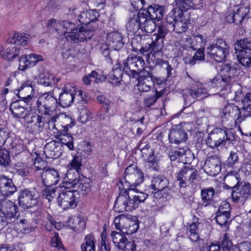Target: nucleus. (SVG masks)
<instances>
[{
    "instance_id": "nucleus-1",
    "label": "nucleus",
    "mask_w": 251,
    "mask_h": 251,
    "mask_svg": "<svg viewBox=\"0 0 251 251\" xmlns=\"http://www.w3.org/2000/svg\"><path fill=\"white\" fill-rule=\"evenodd\" d=\"M144 179V174L137 165H130L126 168L124 181L126 188L116 199L114 206L116 211L120 213L132 211L138 207L139 203L145 201L148 195L136 188Z\"/></svg>"
},
{
    "instance_id": "nucleus-2",
    "label": "nucleus",
    "mask_w": 251,
    "mask_h": 251,
    "mask_svg": "<svg viewBox=\"0 0 251 251\" xmlns=\"http://www.w3.org/2000/svg\"><path fill=\"white\" fill-rule=\"evenodd\" d=\"M237 65L235 63H226L221 67L220 74L213 79L205 83L191 80L188 89L184 90L183 95L185 102L192 103L195 99L207 97V91L209 87H220L226 89L230 87L234 81V77L237 75Z\"/></svg>"
},
{
    "instance_id": "nucleus-3",
    "label": "nucleus",
    "mask_w": 251,
    "mask_h": 251,
    "mask_svg": "<svg viewBox=\"0 0 251 251\" xmlns=\"http://www.w3.org/2000/svg\"><path fill=\"white\" fill-rule=\"evenodd\" d=\"M90 25L81 26L78 29L75 28V25L68 21H64L62 23L60 33L66 34V38L69 42L76 43L83 42L90 39L94 35V29L90 28Z\"/></svg>"
},
{
    "instance_id": "nucleus-4",
    "label": "nucleus",
    "mask_w": 251,
    "mask_h": 251,
    "mask_svg": "<svg viewBox=\"0 0 251 251\" xmlns=\"http://www.w3.org/2000/svg\"><path fill=\"white\" fill-rule=\"evenodd\" d=\"M166 25L161 24L157 27V33L154 34L151 38H147V43L144 47L139 50L141 54L148 55L151 53L154 55L155 53L160 52L163 48V39L168 32Z\"/></svg>"
},
{
    "instance_id": "nucleus-5",
    "label": "nucleus",
    "mask_w": 251,
    "mask_h": 251,
    "mask_svg": "<svg viewBox=\"0 0 251 251\" xmlns=\"http://www.w3.org/2000/svg\"><path fill=\"white\" fill-rule=\"evenodd\" d=\"M235 136L230 130L217 128L211 132L206 139V144L210 148H216L233 144Z\"/></svg>"
},
{
    "instance_id": "nucleus-6",
    "label": "nucleus",
    "mask_w": 251,
    "mask_h": 251,
    "mask_svg": "<svg viewBox=\"0 0 251 251\" xmlns=\"http://www.w3.org/2000/svg\"><path fill=\"white\" fill-rule=\"evenodd\" d=\"M229 50V46L226 41L218 39L207 48L206 54L215 61L222 62L228 54Z\"/></svg>"
},
{
    "instance_id": "nucleus-7",
    "label": "nucleus",
    "mask_w": 251,
    "mask_h": 251,
    "mask_svg": "<svg viewBox=\"0 0 251 251\" xmlns=\"http://www.w3.org/2000/svg\"><path fill=\"white\" fill-rule=\"evenodd\" d=\"M37 110L42 115H50L59 105L58 101L52 92L42 94L36 101Z\"/></svg>"
},
{
    "instance_id": "nucleus-8",
    "label": "nucleus",
    "mask_w": 251,
    "mask_h": 251,
    "mask_svg": "<svg viewBox=\"0 0 251 251\" xmlns=\"http://www.w3.org/2000/svg\"><path fill=\"white\" fill-rule=\"evenodd\" d=\"M235 50L240 63L244 66H251V41L244 38L237 41L235 44Z\"/></svg>"
},
{
    "instance_id": "nucleus-9",
    "label": "nucleus",
    "mask_w": 251,
    "mask_h": 251,
    "mask_svg": "<svg viewBox=\"0 0 251 251\" xmlns=\"http://www.w3.org/2000/svg\"><path fill=\"white\" fill-rule=\"evenodd\" d=\"M39 194L34 188H26L19 192L18 204L24 209L30 208L37 204Z\"/></svg>"
},
{
    "instance_id": "nucleus-10",
    "label": "nucleus",
    "mask_w": 251,
    "mask_h": 251,
    "mask_svg": "<svg viewBox=\"0 0 251 251\" xmlns=\"http://www.w3.org/2000/svg\"><path fill=\"white\" fill-rule=\"evenodd\" d=\"M78 192L64 188L57 197L58 205L64 210L75 207L77 203Z\"/></svg>"
},
{
    "instance_id": "nucleus-11",
    "label": "nucleus",
    "mask_w": 251,
    "mask_h": 251,
    "mask_svg": "<svg viewBox=\"0 0 251 251\" xmlns=\"http://www.w3.org/2000/svg\"><path fill=\"white\" fill-rule=\"evenodd\" d=\"M198 172L194 167L185 166L181 169L177 176L178 185L183 188L195 183L198 179Z\"/></svg>"
},
{
    "instance_id": "nucleus-12",
    "label": "nucleus",
    "mask_w": 251,
    "mask_h": 251,
    "mask_svg": "<svg viewBox=\"0 0 251 251\" xmlns=\"http://www.w3.org/2000/svg\"><path fill=\"white\" fill-rule=\"evenodd\" d=\"M185 126L186 124L181 123L172 126L168 135L170 143L178 145L187 140V134L185 130Z\"/></svg>"
},
{
    "instance_id": "nucleus-13",
    "label": "nucleus",
    "mask_w": 251,
    "mask_h": 251,
    "mask_svg": "<svg viewBox=\"0 0 251 251\" xmlns=\"http://www.w3.org/2000/svg\"><path fill=\"white\" fill-rule=\"evenodd\" d=\"M156 77L151 73L144 71L140 73L138 77L137 87L139 91L147 92L150 91L154 86V81Z\"/></svg>"
},
{
    "instance_id": "nucleus-14",
    "label": "nucleus",
    "mask_w": 251,
    "mask_h": 251,
    "mask_svg": "<svg viewBox=\"0 0 251 251\" xmlns=\"http://www.w3.org/2000/svg\"><path fill=\"white\" fill-rule=\"evenodd\" d=\"M203 171L208 175L215 176L221 170L220 158L217 156L208 157L202 166Z\"/></svg>"
},
{
    "instance_id": "nucleus-15",
    "label": "nucleus",
    "mask_w": 251,
    "mask_h": 251,
    "mask_svg": "<svg viewBox=\"0 0 251 251\" xmlns=\"http://www.w3.org/2000/svg\"><path fill=\"white\" fill-rule=\"evenodd\" d=\"M63 91L58 99L59 105L63 107L70 106L74 102L76 93L75 89L68 84L65 86Z\"/></svg>"
},
{
    "instance_id": "nucleus-16",
    "label": "nucleus",
    "mask_w": 251,
    "mask_h": 251,
    "mask_svg": "<svg viewBox=\"0 0 251 251\" xmlns=\"http://www.w3.org/2000/svg\"><path fill=\"white\" fill-rule=\"evenodd\" d=\"M41 182L46 187L56 184L60 180V176L57 170L47 169L40 173Z\"/></svg>"
},
{
    "instance_id": "nucleus-17",
    "label": "nucleus",
    "mask_w": 251,
    "mask_h": 251,
    "mask_svg": "<svg viewBox=\"0 0 251 251\" xmlns=\"http://www.w3.org/2000/svg\"><path fill=\"white\" fill-rule=\"evenodd\" d=\"M0 211L7 219H11L19 212L18 206L13 202L7 199L0 200Z\"/></svg>"
},
{
    "instance_id": "nucleus-18",
    "label": "nucleus",
    "mask_w": 251,
    "mask_h": 251,
    "mask_svg": "<svg viewBox=\"0 0 251 251\" xmlns=\"http://www.w3.org/2000/svg\"><path fill=\"white\" fill-rule=\"evenodd\" d=\"M32 82L26 81L22 84L18 90H16L14 93L25 103L28 104L33 98Z\"/></svg>"
},
{
    "instance_id": "nucleus-19",
    "label": "nucleus",
    "mask_w": 251,
    "mask_h": 251,
    "mask_svg": "<svg viewBox=\"0 0 251 251\" xmlns=\"http://www.w3.org/2000/svg\"><path fill=\"white\" fill-rule=\"evenodd\" d=\"M17 190L12 179L4 175H0V193L3 196H9Z\"/></svg>"
},
{
    "instance_id": "nucleus-20",
    "label": "nucleus",
    "mask_w": 251,
    "mask_h": 251,
    "mask_svg": "<svg viewBox=\"0 0 251 251\" xmlns=\"http://www.w3.org/2000/svg\"><path fill=\"white\" fill-rule=\"evenodd\" d=\"M106 43L115 50H119L124 45L123 36L118 31H113L107 34Z\"/></svg>"
},
{
    "instance_id": "nucleus-21",
    "label": "nucleus",
    "mask_w": 251,
    "mask_h": 251,
    "mask_svg": "<svg viewBox=\"0 0 251 251\" xmlns=\"http://www.w3.org/2000/svg\"><path fill=\"white\" fill-rule=\"evenodd\" d=\"M242 102L243 106L240 109V116L235 120L236 124H240L246 118L251 116V93H247Z\"/></svg>"
},
{
    "instance_id": "nucleus-22",
    "label": "nucleus",
    "mask_w": 251,
    "mask_h": 251,
    "mask_svg": "<svg viewBox=\"0 0 251 251\" xmlns=\"http://www.w3.org/2000/svg\"><path fill=\"white\" fill-rule=\"evenodd\" d=\"M139 20L141 24V29L147 33H151L156 27V25L154 20L147 16L146 12L144 10L139 11Z\"/></svg>"
},
{
    "instance_id": "nucleus-23",
    "label": "nucleus",
    "mask_w": 251,
    "mask_h": 251,
    "mask_svg": "<svg viewBox=\"0 0 251 251\" xmlns=\"http://www.w3.org/2000/svg\"><path fill=\"white\" fill-rule=\"evenodd\" d=\"M44 152L47 158H58L62 153L60 143L54 141L48 143L44 148Z\"/></svg>"
},
{
    "instance_id": "nucleus-24",
    "label": "nucleus",
    "mask_w": 251,
    "mask_h": 251,
    "mask_svg": "<svg viewBox=\"0 0 251 251\" xmlns=\"http://www.w3.org/2000/svg\"><path fill=\"white\" fill-rule=\"evenodd\" d=\"M79 172L74 169H68L66 176L64 178L62 187L67 189L74 188L76 186L77 183L79 181Z\"/></svg>"
},
{
    "instance_id": "nucleus-25",
    "label": "nucleus",
    "mask_w": 251,
    "mask_h": 251,
    "mask_svg": "<svg viewBox=\"0 0 251 251\" xmlns=\"http://www.w3.org/2000/svg\"><path fill=\"white\" fill-rule=\"evenodd\" d=\"M237 176V173L231 172L227 174L226 177L228 179L234 180L237 183L236 186L238 187L239 191L245 200L251 194V184L249 183H246L244 185L237 184L239 182Z\"/></svg>"
},
{
    "instance_id": "nucleus-26",
    "label": "nucleus",
    "mask_w": 251,
    "mask_h": 251,
    "mask_svg": "<svg viewBox=\"0 0 251 251\" xmlns=\"http://www.w3.org/2000/svg\"><path fill=\"white\" fill-rule=\"evenodd\" d=\"M22 100L13 102L10 106V110L15 118H24L28 114L27 107L22 105Z\"/></svg>"
},
{
    "instance_id": "nucleus-27",
    "label": "nucleus",
    "mask_w": 251,
    "mask_h": 251,
    "mask_svg": "<svg viewBox=\"0 0 251 251\" xmlns=\"http://www.w3.org/2000/svg\"><path fill=\"white\" fill-rule=\"evenodd\" d=\"M141 10H144L146 12L147 16H149L152 19L156 21H159L163 18L164 15V7L159 5L154 4L148 6L147 9H144Z\"/></svg>"
},
{
    "instance_id": "nucleus-28",
    "label": "nucleus",
    "mask_w": 251,
    "mask_h": 251,
    "mask_svg": "<svg viewBox=\"0 0 251 251\" xmlns=\"http://www.w3.org/2000/svg\"><path fill=\"white\" fill-rule=\"evenodd\" d=\"M136 56H129L123 63L124 71L128 75L133 77L138 75L136 70Z\"/></svg>"
},
{
    "instance_id": "nucleus-29",
    "label": "nucleus",
    "mask_w": 251,
    "mask_h": 251,
    "mask_svg": "<svg viewBox=\"0 0 251 251\" xmlns=\"http://www.w3.org/2000/svg\"><path fill=\"white\" fill-rule=\"evenodd\" d=\"M202 0H175L176 5L182 12L200 6Z\"/></svg>"
},
{
    "instance_id": "nucleus-30",
    "label": "nucleus",
    "mask_w": 251,
    "mask_h": 251,
    "mask_svg": "<svg viewBox=\"0 0 251 251\" xmlns=\"http://www.w3.org/2000/svg\"><path fill=\"white\" fill-rule=\"evenodd\" d=\"M215 194L214 189L213 188L203 189L201 190V200L200 205L202 207H207L213 203V198Z\"/></svg>"
},
{
    "instance_id": "nucleus-31",
    "label": "nucleus",
    "mask_w": 251,
    "mask_h": 251,
    "mask_svg": "<svg viewBox=\"0 0 251 251\" xmlns=\"http://www.w3.org/2000/svg\"><path fill=\"white\" fill-rule=\"evenodd\" d=\"M207 37L205 35L197 34L190 39V48L193 50H204Z\"/></svg>"
},
{
    "instance_id": "nucleus-32",
    "label": "nucleus",
    "mask_w": 251,
    "mask_h": 251,
    "mask_svg": "<svg viewBox=\"0 0 251 251\" xmlns=\"http://www.w3.org/2000/svg\"><path fill=\"white\" fill-rule=\"evenodd\" d=\"M223 114L225 118L236 119L240 116L241 113L237 106L234 104H228L223 109Z\"/></svg>"
},
{
    "instance_id": "nucleus-33",
    "label": "nucleus",
    "mask_w": 251,
    "mask_h": 251,
    "mask_svg": "<svg viewBox=\"0 0 251 251\" xmlns=\"http://www.w3.org/2000/svg\"><path fill=\"white\" fill-rule=\"evenodd\" d=\"M169 182L167 179L161 176H154L151 180V186L155 191H160L167 187Z\"/></svg>"
},
{
    "instance_id": "nucleus-34",
    "label": "nucleus",
    "mask_w": 251,
    "mask_h": 251,
    "mask_svg": "<svg viewBox=\"0 0 251 251\" xmlns=\"http://www.w3.org/2000/svg\"><path fill=\"white\" fill-rule=\"evenodd\" d=\"M30 38L27 34L15 33L8 39V42L11 44L25 46Z\"/></svg>"
},
{
    "instance_id": "nucleus-35",
    "label": "nucleus",
    "mask_w": 251,
    "mask_h": 251,
    "mask_svg": "<svg viewBox=\"0 0 251 251\" xmlns=\"http://www.w3.org/2000/svg\"><path fill=\"white\" fill-rule=\"evenodd\" d=\"M26 121L32 128L33 132H40L44 126L42 118L39 115L32 116L30 120L26 119Z\"/></svg>"
},
{
    "instance_id": "nucleus-36",
    "label": "nucleus",
    "mask_w": 251,
    "mask_h": 251,
    "mask_svg": "<svg viewBox=\"0 0 251 251\" xmlns=\"http://www.w3.org/2000/svg\"><path fill=\"white\" fill-rule=\"evenodd\" d=\"M200 224L193 222L186 227V233L192 242H196L199 239L198 229Z\"/></svg>"
},
{
    "instance_id": "nucleus-37",
    "label": "nucleus",
    "mask_w": 251,
    "mask_h": 251,
    "mask_svg": "<svg viewBox=\"0 0 251 251\" xmlns=\"http://www.w3.org/2000/svg\"><path fill=\"white\" fill-rule=\"evenodd\" d=\"M96 240L93 234L87 235L81 245V251H95Z\"/></svg>"
},
{
    "instance_id": "nucleus-38",
    "label": "nucleus",
    "mask_w": 251,
    "mask_h": 251,
    "mask_svg": "<svg viewBox=\"0 0 251 251\" xmlns=\"http://www.w3.org/2000/svg\"><path fill=\"white\" fill-rule=\"evenodd\" d=\"M224 212H217L215 217L216 222L221 227H226L229 223L231 221L230 212H225V214H222Z\"/></svg>"
},
{
    "instance_id": "nucleus-39",
    "label": "nucleus",
    "mask_w": 251,
    "mask_h": 251,
    "mask_svg": "<svg viewBox=\"0 0 251 251\" xmlns=\"http://www.w3.org/2000/svg\"><path fill=\"white\" fill-rule=\"evenodd\" d=\"M234 7L237 8L236 13H233L235 23L236 24H241L249 11L248 6H242L238 8L237 6L234 5Z\"/></svg>"
},
{
    "instance_id": "nucleus-40",
    "label": "nucleus",
    "mask_w": 251,
    "mask_h": 251,
    "mask_svg": "<svg viewBox=\"0 0 251 251\" xmlns=\"http://www.w3.org/2000/svg\"><path fill=\"white\" fill-rule=\"evenodd\" d=\"M58 122L61 124L64 130L68 131L69 128H72L75 125V121L72 118L64 113H59Z\"/></svg>"
},
{
    "instance_id": "nucleus-41",
    "label": "nucleus",
    "mask_w": 251,
    "mask_h": 251,
    "mask_svg": "<svg viewBox=\"0 0 251 251\" xmlns=\"http://www.w3.org/2000/svg\"><path fill=\"white\" fill-rule=\"evenodd\" d=\"M76 186L77 190H75L78 192V196L79 193L82 196H85L91 191V185L90 181L87 179L79 181Z\"/></svg>"
},
{
    "instance_id": "nucleus-42",
    "label": "nucleus",
    "mask_w": 251,
    "mask_h": 251,
    "mask_svg": "<svg viewBox=\"0 0 251 251\" xmlns=\"http://www.w3.org/2000/svg\"><path fill=\"white\" fill-rule=\"evenodd\" d=\"M122 223L123 224L121 229L123 232L126 233L128 234H132L137 230V226L133 221L123 218Z\"/></svg>"
},
{
    "instance_id": "nucleus-43",
    "label": "nucleus",
    "mask_w": 251,
    "mask_h": 251,
    "mask_svg": "<svg viewBox=\"0 0 251 251\" xmlns=\"http://www.w3.org/2000/svg\"><path fill=\"white\" fill-rule=\"evenodd\" d=\"M139 28L141 29V24L139 20V12L136 16L130 19L126 25L127 30L131 33H135Z\"/></svg>"
},
{
    "instance_id": "nucleus-44",
    "label": "nucleus",
    "mask_w": 251,
    "mask_h": 251,
    "mask_svg": "<svg viewBox=\"0 0 251 251\" xmlns=\"http://www.w3.org/2000/svg\"><path fill=\"white\" fill-rule=\"evenodd\" d=\"M61 192L60 188H46L43 191V195L44 198L50 202L56 199V197L58 196L59 193Z\"/></svg>"
},
{
    "instance_id": "nucleus-45",
    "label": "nucleus",
    "mask_w": 251,
    "mask_h": 251,
    "mask_svg": "<svg viewBox=\"0 0 251 251\" xmlns=\"http://www.w3.org/2000/svg\"><path fill=\"white\" fill-rule=\"evenodd\" d=\"M123 71L119 67L114 69L109 74L110 82L113 84L119 83L122 77Z\"/></svg>"
},
{
    "instance_id": "nucleus-46",
    "label": "nucleus",
    "mask_w": 251,
    "mask_h": 251,
    "mask_svg": "<svg viewBox=\"0 0 251 251\" xmlns=\"http://www.w3.org/2000/svg\"><path fill=\"white\" fill-rule=\"evenodd\" d=\"M145 167L148 171H157L158 170L159 166L158 162L154 155H151L146 158Z\"/></svg>"
},
{
    "instance_id": "nucleus-47",
    "label": "nucleus",
    "mask_w": 251,
    "mask_h": 251,
    "mask_svg": "<svg viewBox=\"0 0 251 251\" xmlns=\"http://www.w3.org/2000/svg\"><path fill=\"white\" fill-rule=\"evenodd\" d=\"M174 31L177 33L185 32L187 29V23L179 17L175 23L173 24Z\"/></svg>"
},
{
    "instance_id": "nucleus-48",
    "label": "nucleus",
    "mask_w": 251,
    "mask_h": 251,
    "mask_svg": "<svg viewBox=\"0 0 251 251\" xmlns=\"http://www.w3.org/2000/svg\"><path fill=\"white\" fill-rule=\"evenodd\" d=\"M20 53V50L14 47H8L6 50L1 52V55L8 60H13Z\"/></svg>"
},
{
    "instance_id": "nucleus-49",
    "label": "nucleus",
    "mask_w": 251,
    "mask_h": 251,
    "mask_svg": "<svg viewBox=\"0 0 251 251\" xmlns=\"http://www.w3.org/2000/svg\"><path fill=\"white\" fill-rule=\"evenodd\" d=\"M111 236L112 237L113 242L119 249L121 248V244L124 243L125 242H126V239H127L124 235L115 231L111 232Z\"/></svg>"
},
{
    "instance_id": "nucleus-50",
    "label": "nucleus",
    "mask_w": 251,
    "mask_h": 251,
    "mask_svg": "<svg viewBox=\"0 0 251 251\" xmlns=\"http://www.w3.org/2000/svg\"><path fill=\"white\" fill-rule=\"evenodd\" d=\"M183 153H184V149H176L170 152L169 156L172 161V166L176 165V161L178 164H182V163L179 162V158L181 157Z\"/></svg>"
},
{
    "instance_id": "nucleus-51",
    "label": "nucleus",
    "mask_w": 251,
    "mask_h": 251,
    "mask_svg": "<svg viewBox=\"0 0 251 251\" xmlns=\"http://www.w3.org/2000/svg\"><path fill=\"white\" fill-rule=\"evenodd\" d=\"M19 232L24 234L30 233L32 230V228L29 223L25 219H21L19 222L17 223Z\"/></svg>"
},
{
    "instance_id": "nucleus-52",
    "label": "nucleus",
    "mask_w": 251,
    "mask_h": 251,
    "mask_svg": "<svg viewBox=\"0 0 251 251\" xmlns=\"http://www.w3.org/2000/svg\"><path fill=\"white\" fill-rule=\"evenodd\" d=\"M84 7L85 8L87 7V5L84 3L74 6L69 9V14L78 20L79 15L82 12V10L84 9Z\"/></svg>"
},
{
    "instance_id": "nucleus-53",
    "label": "nucleus",
    "mask_w": 251,
    "mask_h": 251,
    "mask_svg": "<svg viewBox=\"0 0 251 251\" xmlns=\"http://www.w3.org/2000/svg\"><path fill=\"white\" fill-rule=\"evenodd\" d=\"M99 16L98 12L95 10H87V20H88V23L83 26L90 25V28L91 29H93L94 30L96 28V26L92 25V24L94 21L97 19Z\"/></svg>"
},
{
    "instance_id": "nucleus-54",
    "label": "nucleus",
    "mask_w": 251,
    "mask_h": 251,
    "mask_svg": "<svg viewBox=\"0 0 251 251\" xmlns=\"http://www.w3.org/2000/svg\"><path fill=\"white\" fill-rule=\"evenodd\" d=\"M79 110V116L78 118V121L82 124H85L91 119L90 113L89 110L84 107L78 108Z\"/></svg>"
},
{
    "instance_id": "nucleus-55",
    "label": "nucleus",
    "mask_w": 251,
    "mask_h": 251,
    "mask_svg": "<svg viewBox=\"0 0 251 251\" xmlns=\"http://www.w3.org/2000/svg\"><path fill=\"white\" fill-rule=\"evenodd\" d=\"M9 142L12 151L16 154H18L24 150V147L19 139H15Z\"/></svg>"
},
{
    "instance_id": "nucleus-56",
    "label": "nucleus",
    "mask_w": 251,
    "mask_h": 251,
    "mask_svg": "<svg viewBox=\"0 0 251 251\" xmlns=\"http://www.w3.org/2000/svg\"><path fill=\"white\" fill-rule=\"evenodd\" d=\"M58 81V78H55L53 75H45L40 79L41 83L45 86H51L55 84Z\"/></svg>"
},
{
    "instance_id": "nucleus-57",
    "label": "nucleus",
    "mask_w": 251,
    "mask_h": 251,
    "mask_svg": "<svg viewBox=\"0 0 251 251\" xmlns=\"http://www.w3.org/2000/svg\"><path fill=\"white\" fill-rule=\"evenodd\" d=\"M10 160L9 151L0 148V165L6 166L9 165Z\"/></svg>"
},
{
    "instance_id": "nucleus-58",
    "label": "nucleus",
    "mask_w": 251,
    "mask_h": 251,
    "mask_svg": "<svg viewBox=\"0 0 251 251\" xmlns=\"http://www.w3.org/2000/svg\"><path fill=\"white\" fill-rule=\"evenodd\" d=\"M221 247L223 251H230L232 247V243L229 239V236L227 233H225L222 238Z\"/></svg>"
},
{
    "instance_id": "nucleus-59",
    "label": "nucleus",
    "mask_w": 251,
    "mask_h": 251,
    "mask_svg": "<svg viewBox=\"0 0 251 251\" xmlns=\"http://www.w3.org/2000/svg\"><path fill=\"white\" fill-rule=\"evenodd\" d=\"M82 159L79 156H74L68 165L69 169H74L79 172L82 165Z\"/></svg>"
},
{
    "instance_id": "nucleus-60",
    "label": "nucleus",
    "mask_w": 251,
    "mask_h": 251,
    "mask_svg": "<svg viewBox=\"0 0 251 251\" xmlns=\"http://www.w3.org/2000/svg\"><path fill=\"white\" fill-rule=\"evenodd\" d=\"M62 23L58 22L56 20L51 19L48 21L47 26L50 30L60 32Z\"/></svg>"
},
{
    "instance_id": "nucleus-61",
    "label": "nucleus",
    "mask_w": 251,
    "mask_h": 251,
    "mask_svg": "<svg viewBox=\"0 0 251 251\" xmlns=\"http://www.w3.org/2000/svg\"><path fill=\"white\" fill-rule=\"evenodd\" d=\"M9 132L6 127L0 128V147L4 145L6 142H9Z\"/></svg>"
},
{
    "instance_id": "nucleus-62",
    "label": "nucleus",
    "mask_w": 251,
    "mask_h": 251,
    "mask_svg": "<svg viewBox=\"0 0 251 251\" xmlns=\"http://www.w3.org/2000/svg\"><path fill=\"white\" fill-rule=\"evenodd\" d=\"M43 57L40 55L31 53L27 56L28 65L29 67L34 66L39 61H42Z\"/></svg>"
},
{
    "instance_id": "nucleus-63",
    "label": "nucleus",
    "mask_w": 251,
    "mask_h": 251,
    "mask_svg": "<svg viewBox=\"0 0 251 251\" xmlns=\"http://www.w3.org/2000/svg\"><path fill=\"white\" fill-rule=\"evenodd\" d=\"M238 160L239 157L237 152L231 151L226 161V164L229 167H233L238 162Z\"/></svg>"
},
{
    "instance_id": "nucleus-64",
    "label": "nucleus",
    "mask_w": 251,
    "mask_h": 251,
    "mask_svg": "<svg viewBox=\"0 0 251 251\" xmlns=\"http://www.w3.org/2000/svg\"><path fill=\"white\" fill-rule=\"evenodd\" d=\"M51 244L52 247L58 248L59 251H63L64 249L57 233H55L54 236L52 238Z\"/></svg>"
}]
</instances>
